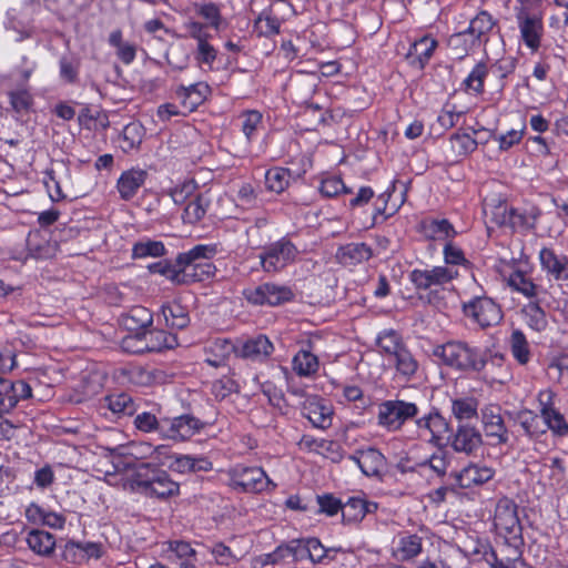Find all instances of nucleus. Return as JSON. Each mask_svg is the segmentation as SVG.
Segmentation results:
<instances>
[{
  "mask_svg": "<svg viewBox=\"0 0 568 568\" xmlns=\"http://www.w3.org/2000/svg\"><path fill=\"white\" fill-rule=\"evenodd\" d=\"M217 253L216 244H199L178 254L181 270V285L203 282L214 276L215 265L210 261Z\"/></svg>",
  "mask_w": 568,
  "mask_h": 568,
  "instance_id": "f257e3e1",
  "label": "nucleus"
},
{
  "mask_svg": "<svg viewBox=\"0 0 568 568\" xmlns=\"http://www.w3.org/2000/svg\"><path fill=\"white\" fill-rule=\"evenodd\" d=\"M433 354L442 363L463 373L480 372L486 366L485 354L464 341H448L434 348Z\"/></svg>",
  "mask_w": 568,
  "mask_h": 568,
  "instance_id": "f03ea898",
  "label": "nucleus"
},
{
  "mask_svg": "<svg viewBox=\"0 0 568 568\" xmlns=\"http://www.w3.org/2000/svg\"><path fill=\"white\" fill-rule=\"evenodd\" d=\"M17 366L16 352L6 346L0 349V413L10 414L18 403L32 396V388L22 381H12L3 376Z\"/></svg>",
  "mask_w": 568,
  "mask_h": 568,
  "instance_id": "7ed1b4c3",
  "label": "nucleus"
},
{
  "mask_svg": "<svg viewBox=\"0 0 568 568\" xmlns=\"http://www.w3.org/2000/svg\"><path fill=\"white\" fill-rule=\"evenodd\" d=\"M494 527L497 535L513 546V555L523 556V528L517 515V505L511 499L505 497L497 501Z\"/></svg>",
  "mask_w": 568,
  "mask_h": 568,
  "instance_id": "20e7f679",
  "label": "nucleus"
},
{
  "mask_svg": "<svg viewBox=\"0 0 568 568\" xmlns=\"http://www.w3.org/2000/svg\"><path fill=\"white\" fill-rule=\"evenodd\" d=\"M136 489L149 497L168 498L179 493V484L172 480L162 469L152 468L150 464H142L133 478Z\"/></svg>",
  "mask_w": 568,
  "mask_h": 568,
  "instance_id": "39448f33",
  "label": "nucleus"
},
{
  "mask_svg": "<svg viewBox=\"0 0 568 568\" xmlns=\"http://www.w3.org/2000/svg\"><path fill=\"white\" fill-rule=\"evenodd\" d=\"M300 250L290 237L283 236L263 247L258 254L260 264L265 273H280L296 262Z\"/></svg>",
  "mask_w": 568,
  "mask_h": 568,
  "instance_id": "423d86ee",
  "label": "nucleus"
},
{
  "mask_svg": "<svg viewBox=\"0 0 568 568\" xmlns=\"http://www.w3.org/2000/svg\"><path fill=\"white\" fill-rule=\"evenodd\" d=\"M419 408L416 403L404 399H387L377 406V425L387 432H398L407 420L416 418Z\"/></svg>",
  "mask_w": 568,
  "mask_h": 568,
  "instance_id": "0eeeda50",
  "label": "nucleus"
},
{
  "mask_svg": "<svg viewBox=\"0 0 568 568\" xmlns=\"http://www.w3.org/2000/svg\"><path fill=\"white\" fill-rule=\"evenodd\" d=\"M243 296L247 303L255 306H278L293 301L295 294L287 285L263 283L255 287L245 288L243 291Z\"/></svg>",
  "mask_w": 568,
  "mask_h": 568,
  "instance_id": "6e6552de",
  "label": "nucleus"
},
{
  "mask_svg": "<svg viewBox=\"0 0 568 568\" xmlns=\"http://www.w3.org/2000/svg\"><path fill=\"white\" fill-rule=\"evenodd\" d=\"M209 423L191 415L183 414L175 417H163L162 438L176 443L185 442L200 434Z\"/></svg>",
  "mask_w": 568,
  "mask_h": 568,
  "instance_id": "1a4fd4ad",
  "label": "nucleus"
},
{
  "mask_svg": "<svg viewBox=\"0 0 568 568\" xmlns=\"http://www.w3.org/2000/svg\"><path fill=\"white\" fill-rule=\"evenodd\" d=\"M458 276V271L448 266H433L413 270L408 278L418 292L433 291L444 287Z\"/></svg>",
  "mask_w": 568,
  "mask_h": 568,
  "instance_id": "9d476101",
  "label": "nucleus"
},
{
  "mask_svg": "<svg viewBox=\"0 0 568 568\" xmlns=\"http://www.w3.org/2000/svg\"><path fill=\"white\" fill-rule=\"evenodd\" d=\"M516 21L520 40L531 52H537L544 34L542 14L530 12L527 7L521 6L516 8Z\"/></svg>",
  "mask_w": 568,
  "mask_h": 568,
  "instance_id": "9b49d317",
  "label": "nucleus"
},
{
  "mask_svg": "<svg viewBox=\"0 0 568 568\" xmlns=\"http://www.w3.org/2000/svg\"><path fill=\"white\" fill-rule=\"evenodd\" d=\"M415 426L418 436L436 447L443 446L444 439L450 432L449 422L437 408H432L429 413L416 418Z\"/></svg>",
  "mask_w": 568,
  "mask_h": 568,
  "instance_id": "f8f14e48",
  "label": "nucleus"
},
{
  "mask_svg": "<svg viewBox=\"0 0 568 568\" xmlns=\"http://www.w3.org/2000/svg\"><path fill=\"white\" fill-rule=\"evenodd\" d=\"M229 475L232 487L244 493H261L270 484L266 473L261 467L236 465Z\"/></svg>",
  "mask_w": 568,
  "mask_h": 568,
  "instance_id": "ddd939ff",
  "label": "nucleus"
},
{
  "mask_svg": "<svg viewBox=\"0 0 568 568\" xmlns=\"http://www.w3.org/2000/svg\"><path fill=\"white\" fill-rule=\"evenodd\" d=\"M463 310L467 317L483 328L497 325L503 318L500 306L485 296L470 300L464 304Z\"/></svg>",
  "mask_w": 568,
  "mask_h": 568,
  "instance_id": "4468645a",
  "label": "nucleus"
},
{
  "mask_svg": "<svg viewBox=\"0 0 568 568\" xmlns=\"http://www.w3.org/2000/svg\"><path fill=\"white\" fill-rule=\"evenodd\" d=\"M500 412V406L496 404L486 405L480 410L485 436L493 446L505 445L509 442V433Z\"/></svg>",
  "mask_w": 568,
  "mask_h": 568,
  "instance_id": "2eb2a0df",
  "label": "nucleus"
},
{
  "mask_svg": "<svg viewBox=\"0 0 568 568\" xmlns=\"http://www.w3.org/2000/svg\"><path fill=\"white\" fill-rule=\"evenodd\" d=\"M483 435L476 426L458 424L449 436V445L455 453L475 455L483 446Z\"/></svg>",
  "mask_w": 568,
  "mask_h": 568,
  "instance_id": "dca6fc26",
  "label": "nucleus"
},
{
  "mask_svg": "<svg viewBox=\"0 0 568 568\" xmlns=\"http://www.w3.org/2000/svg\"><path fill=\"white\" fill-rule=\"evenodd\" d=\"M495 476V469L481 463H469L462 470L449 475L454 479L453 487L471 488L490 481Z\"/></svg>",
  "mask_w": 568,
  "mask_h": 568,
  "instance_id": "f3484780",
  "label": "nucleus"
},
{
  "mask_svg": "<svg viewBox=\"0 0 568 568\" xmlns=\"http://www.w3.org/2000/svg\"><path fill=\"white\" fill-rule=\"evenodd\" d=\"M27 253L24 256H17V260L26 261L27 258L45 260L54 256L57 244L50 240L47 230L36 229L28 233L26 239Z\"/></svg>",
  "mask_w": 568,
  "mask_h": 568,
  "instance_id": "a211bd4d",
  "label": "nucleus"
},
{
  "mask_svg": "<svg viewBox=\"0 0 568 568\" xmlns=\"http://www.w3.org/2000/svg\"><path fill=\"white\" fill-rule=\"evenodd\" d=\"M541 271L549 280L568 281V256L552 247L544 246L538 253Z\"/></svg>",
  "mask_w": 568,
  "mask_h": 568,
  "instance_id": "6ab92c4d",
  "label": "nucleus"
},
{
  "mask_svg": "<svg viewBox=\"0 0 568 568\" xmlns=\"http://www.w3.org/2000/svg\"><path fill=\"white\" fill-rule=\"evenodd\" d=\"M348 459L355 463L367 477L379 476L386 466V457L375 447L357 449Z\"/></svg>",
  "mask_w": 568,
  "mask_h": 568,
  "instance_id": "aec40b11",
  "label": "nucleus"
},
{
  "mask_svg": "<svg viewBox=\"0 0 568 568\" xmlns=\"http://www.w3.org/2000/svg\"><path fill=\"white\" fill-rule=\"evenodd\" d=\"M273 351V344L265 335L247 338L235 348L237 356L253 362L266 359Z\"/></svg>",
  "mask_w": 568,
  "mask_h": 568,
  "instance_id": "412c9836",
  "label": "nucleus"
},
{
  "mask_svg": "<svg viewBox=\"0 0 568 568\" xmlns=\"http://www.w3.org/2000/svg\"><path fill=\"white\" fill-rule=\"evenodd\" d=\"M126 375L131 384L142 387L163 385L171 377L164 369L153 366H133L128 369Z\"/></svg>",
  "mask_w": 568,
  "mask_h": 568,
  "instance_id": "4be33fe9",
  "label": "nucleus"
},
{
  "mask_svg": "<svg viewBox=\"0 0 568 568\" xmlns=\"http://www.w3.org/2000/svg\"><path fill=\"white\" fill-rule=\"evenodd\" d=\"M211 94V88L205 82L192 83L187 87L179 85L175 89V97L180 100L182 106L192 112L201 105Z\"/></svg>",
  "mask_w": 568,
  "mask_h": 568,
  "instance_id": "5701e85b",
  "label": "nucleus"
},
{
  "mask_svg": "<svg viewBox=\"0 0 568 568\" xmlns=\"http://www.w3.org/2000/svg\"><path fill=\"white\" fill-rule=\"evenodd\" d=\"M373 256V250L366 243H347L337 248L335 257L343 266H355L368 261Z\"/></svg>",
  "mask_w": 568,
  "mask_h": 568,
  "instance_id": "b1692460",
  "label": "nucleus"
},
{
  "mask_svg": "<svg viewBox=\"0 0 568 568\" xmlns=\"http://www.w3.org/2000/svg\"><path fill=\"white\" fill-rule=\"evenodd\" d=\"M148 172L142 169H130L124 171L116 181V189L120 197L124 201L133 199L140 187L145 183Z\"/></svg>",
  "mask_w": 568,
  "mask_h": 568,
  "instance_id": "393cba45",
  "label": "nucleus"
},
{
  "mask_svg": "<svg viewBox=\"0 0 568 568\" xmlns=\"http://www.w3.org/2000/svg\"><path fill=\"white\" fill-rule=\"evenodd\" d=\"M26 542L29 549L36 555L49 558L55 551V536L42 529H31L27 532Z\"/></svg>",
  "mask_w": 568,
  "mask_h": 568,
  "instance_id": "a878e982",
  "label": "nucleus"
},
{
  "mask_svg": "<svg viewBox=\"0 0 568 568\" xmlns=\"http://www.w3.org/2000/svg\"><path fill=\"white\" fill-rule=\"evenodd\" d=\"M437 41L428 36H424L416 40L409 48L406 59L412 67L423 69L432 58Z\"/></svg>",
  "mask_w": 568,
  "mask_h": 568,
  "instance_id": "bb28decb",
  "label": "nucleus"
},
{
  "mask_svg": "<svg viewBox=\"0 0 568 568\" xmlns=\"http://www.w3.org/2000/svg\"><path fill=\"white\" fill-rule=\"evenodd\" d=\"M388 363L395 368V378L404 382L412 381L419 367L418 361L407 347L392 357Z\"/></svg>",
  "mask_w": 568,
  "mask_h": 568,
  "instance_id": "cd10ccee",
  "label": "nucleus"
},
{
  "mask_svg": "<svg viewBox=\"0 0 568 568\" xmlns=\"http://www.w3.org/2000/svg\"><path fill=\"white\" fill-rule=\"evenodd\" d=\"M377 504L362 497H349L342 505V518L345 524L361 521L367 514L376 511Z\"/></svg>",
  "mask_w": 568,
  "mask_h": 568,
  "instance_id": "c85d7f7f",
  "label": "nucleus"
},
{
  "mask_svg": "<svg viewBox=\"0 0 568 568\" xmlns=\"http://www.w3.org/2000/svg\"><path fill=\"white\" fill-rule=\"evenodd\" d=\"M496 26L497 20L488 11L481 10L469 21L467 30L481 45L488 42L489 33Z\"/></svg>",
  "mask_w": 568,
  "mask_h": 568,
  "instance_id": "c756f323",
  "label": "nucleus"
},
{
  "mask_svg": "<svg viewBox=\"0 0 568 568\" xmlns=\"http://www.w3.org/2000/svg\"><path fill=\"white\" fill-rule=\"evenodd\" d=\"M211 202L212 199L209 191L199 193L196 196L192 197V200L185 203L182 213L183 222L191 225L199 223L206 215Z\"/></svg>",
  "mask_w": 568,
  "mask_h": 568,
  "instance_id": "7c9ffc66",
  "label": "nucleus"
},
{
  "mask_svg": "<svg viewBox=\"0 0 568 568\" xmlns=\"http://www.w3.org/2000/svg\"><path fill=\"white\" fill-rule=\"evenodd\" d=\"M539 216L540 211L536 207L530 210L510 209L504 216V222L514 230L526 232L536 227Z\"/></svg>",
  "mask_w": 568,
  "mask_h": 568,
  "instance_id": "2f4dec72",
  "label": "nucleus"
},
{
  "mask_svg": "<svg viewBox=\"0 0 568 568\" xmlns=\"http://www.w3.org/2000/svg\"><path fill=\"white\" fill-rule=\"evenodd\" d=\"M161 313L166 326L171 328L183 329L191 322L187 307L176 300L163 304Z\"/></svg>",
  "mask_w": 568,
  "mask_h": 568,
  "instance_id": "473e14b6",
  "label": "nucleus"
},
{
  "mask_svg": "<svg viewBox=\"0 0 568 568\" xmlns=\"http://www.w3.org/2000/svg\"><path fill=\"white\" fill-rule=\"evenodd\" d=\"M423 550V538L417 534L402 532L398 535L395 554L400 560H410Z\"/></svg>",
  "mask_w": 568,
  "mask_h": 568,
  "instance_id": "72a5a7b5",
  "label": "nucleus"
},
{
  "mask_svg": "<svg viewBox=\"0 0 568 568\" xmlns=\"http://www.w3.org/2000/svg\"><path fill=\"white\" fill-rule=\"evenodd\" d=\"M102 407H106L113 415L132 416L136 413V404L126 393H115L103 398Z\"/></svg>",
  "mask_w": 568,
  "mask_h": 568,
  "instance_id": "f704fd0d",
  "label": "nucleus"
},
{
  "mask_svg": "<svg viewBox=\"0 0 568 568\" xmlns=\"http://www.w3.org/2000/svg\"><path fill=\"white\" fill-rule=\"evenodd\" d=\"M144 336L149 353H159L174 348L178 345L176 335L163 329H146Z\"/></svg>",
  "mask_w": 568,
  "mask_h": 568,
  "instance_id": "c9c22d12",
  "label": "nucleus"
},
{
  "mask_svg": "<svg viewBox=\"0 0 568 568\" xmlns=\"http://www.w3.org/2000/svg\"><path fill=\"white\" fill-rule=\"evenodd\" d=\"M450 412L460 424L478 417V400L473 396H464L452 399Z\"/></svg>",
  "mask_w": 568,
  "mask_h": 568,
  "instance_id": "e433bc0d",
  "label": "nucleus"
},
{
  "mask_svg": "<svg viewBox=\"0 0 568 568\" xmlns=\"http://www.w3.org/2000/svg\"><path fill=\"white\" fill-rule=\"evenodd\" d=\"M376 345L381 353L388 357V361L407 347L398 332L395 329H384L376 337Z\"/></svg>",
  "mask_w": 568,
  "mask_h": 568,
  "instance_id": "4c0bfd02",
  "label": "nucleus"
},
{
  "mask_svg": "<svg viewBox=\"0 0 568 568\" xmlns=\"http://www.w3.org/2000/svg\"><path fill=\"white\" fill-rule=\"evenodd\" d=\"M293 371L301 377H310L317 373L320 362L316 355L310 351H298L292 359Z\"/></svg>",
  "mask_w": 568,
  "mask_h": 568,
  "instance_id": "58836bf2",
  "label": "nucleus"
},
{
  "mask_svg": "<svg viewBox=\"0 0 568 568\" xmlns=\"http://www.w3.org/2000/svg\"><path fill=\"white\" fill-rule=\"evenodd\" d=\"M423 232L430 240H450L457 232L453 224L446 220H426L422 223Z\"/></svg>",
  "mask_w": 568,
  "mask_h": 568,
  "instance_id": "ea45409f",
  "label": "nucleus"
},
{
  "mask_svg": "<svg viewBox=\"0 0 568 568\" xmlns=\"http://www.w3.org/2000/svg\"><path fill=\"white\" fill-rule=\"evenodd\" d=\"M450 458L448 453L439 449L433 453L428 458L420 460L422 475L429 470L434 477L443 478L446 476Z\"/></svg>",
  "mask_w": 568,
  "mask_h": 568,
  "instance_id": "a19ab883",
  "label": "nucleus"
},
{
  "mask_svg": "<svg viewBox=\"0 0 568 568\" xmlns=\"http://www.w3.org/2000/svg\"><path fill=\"white\" fill-rule=\"evenodd\" d=\"M152 323V313L143 306L132 307L123 320L125 328L130 332L146 331Z\"/></svg>",
  "mask_w": 568,
  "mask_h": 568,
  "instance_id": "79ce46f5",
  "label": "nucleus"
},
{
  "mask_svg": "<svg viewBox=\"0 0 568 568\" xmlns=\"http://www.w3.org/2000/svg\"><path fill=\"white\" fill-rule=\"evenodd\" d=\"M517 423L524 430V434L530 438L539 437L546 433L542 418L530 409H523L517 413Z\"/></svg>",
  "mask_w": 568,
  "mask_h": 568,
  "instance_id": "37998d69",
  "label": "nucleus"
},
{
  "mask_svg": "<svg viewBox=\"0 0 568 568\" xmlns=\"http://www.w3.org/2000/svg\"><path fill=\"white\" fill-rule=\"evenodd\" d=\"M233 349L235 347L230 341L216 339L205 348V362L213 367L223 366Z\"/></svg>",
  "mask_w": 568,
  "mask_h": 568,
  "instance_id": "c03bdc74",
  "label": "nucleus"
},
{
  "mask_svg": "<svg viewBox=\"0 0 568 568\" xmlns=\"http://www.w3.org/2000/svg\"><path fill=\"white\" fill-rule=\"evenodd\" d=\"M448 47L457 59H463L469 51L479 48V43L473 39L467 29L456 32L448 38Z\"/></svg>",
  "mask_w": 568,
  "mask_h": 568,
  "instance_id": "a18cd8bd",
  "label": "nucleus"
},
{
  "mask_svg": "<svg viewBox=\"0 0 568 568\" xmlns=\"http://www.w3.org/2000/svg\"><path fill=\"white\" fill-rule=\"evenodd\" d=\"M281 21L272 10H263L254 21L253 30L257 37L270 38L280 33Z\"/></svg>",
  "mask_w": 568,
  "mask_h": 568,
  "instance_id": "49530a36",
  "label": "nucleus"
},
{
  "mask_svg": "<svg viewBox=\"0 0 568 568\" xmlns=\"http://www.w3.org/2000/svg\"><path fill=\"white\" fill-rule=\"evenodd\" d=\"M511 290L523 294L527 298H535L540 292V286L535 284L532 280L521 271L513 272L507 280Z\"/></svg>",
  "mask_w": 568,
  "mask_h": 568,
  "instance_id": "de8ad7c7",
  "label": "nucleus"
},
{
  "mask_svg": "<svg viewBox=\"0 0 568 568\" xmlns=\"http://www.w3.org/2000/svg\"><path fill=\"white\" fill-rule=\"evenodd\" d=\"M510 352L520 365H526L531 358L529 343L520 329L513 331L509 339Z\"/></svg>",
  "mask_w": 568,
  "mask_h": 568,
  "instance_id": "09e8293b",
  "label": "nucleus"
},
{
  "mask_svg": "<svg viewBox=\"0 0 568 568\" xmlns=\"http://www.w3.org/2000/svg\"><path fill=\"white\" fill-rule=\"evenodd\" d=\"M292 176L290 169L272 168L265 172V186L268 191L282 193L288 185Z\"/></svg>",
  "mask_w": 568,
  "mask_h": 568,
  "instance_id": "8fccbe9b",
  "label": "nucleus"
},
{
  "mask_svg": "<svg viewBox=\"0 0 568 568\" xmlns=\"http://www.w3.org/2000/svg\"><path fill=\"white\" fill-rule=\"evenodd\" d=\"M148 270L152 274L164 276L175 285H181L182 267L178 265V256L175 257L174 262L170 260H161L159 262L151 263L148 265Z\"/></svg>",
  "mask_w": 568,
  "mask_h": 568,
  "instance_id": "3c124183",
  "label": "nucleus"
},
{
  "mask_svg": "<svg viewBox=\"0 0 568 568\" xmlns=\"http://www.w3.org/2000/svg\"><path fill=\"white\" fill-rule=\"evenodd\" d=\"M166 253L165 245L161 241L142 240L133 244L132 257L135 260L146 257H161Z\"/></svg>",
  "mask_w": 568,
  "mask_h": 568,
  "instance_id": "603ef678",
  "label": "nucleus"
},
{
  "mask_svg": "<svg viewBox=\"0 0 568 568\" xmlns=\"http://www.w3.org/2000/svg\"><path fill=\"white\" fill-rule=\"evenodd\" d=\"M526 324L536 332H544L548 326L545 311L537 302H529L523 308Z\"/></svg>",
  "mask_w": 568,
  "mask_h": 568,
  "instance_id": "864d4df0",
  "label": "nucleus"
},
{
  "mask_svg": "<svg viewBox=\"0 0 568 568\" xmlns=\"http://www.w3.org/2000/svg\"><path fill=\"white\" fill-rule=\"evenodd\" d=\"M262 113L256 110L243 112L239 120L241 122V131L245 135L247 142H252L257 138L262 128Z\"/></svg>",
  "mask_w": 568,
  "mask_h": 568,
  "instance_id": "5fc2aeb1",
  "label": "nucleus"
},
{
  "mask_svg": "<svg viewBox=\"0 0 568 568\" xmlns=\"http://www.w3.org/2000/svg\"><path fill=\"white\" fill-rule=\"evenodd\" d=\"M488 74V68L485 63H477L463 81V87L467 92L479 95L484 92V81Z\"/></svg>",
  "mask_w": 568,
  "mask_h": 568,
  "instance_id": "6e6d98bb",
  "label": "nucleus"
},
{
  "mask_svg": "<svg viewBox=\"0 0 568 568\" xmlns=\"http://www.w3.org/2000/svg\"><path fill=\"white\" fill-rule=\"evenodd\" d=\"M450 148L456 156H466L477 149V141L466 132H456L449 139Z\"/></svg>",
  "mask_w": 568,
  "mask_h": 568,
  "instance_id": "4d7b16f0",
  "label": "nucleus"
},
{
  "mask_svg": "<svg viewBox=\"0 0 568 568\" xmlns=\"http://www.w3.org/2000/svg\"><path fill=\"white\" fill-rule=\"evenodd\" d=\"M199 193V184L194 180H186L181 184L175 185L169 192L172 201L176 205H183L187 203L192 197L196 196Z\"/></svg>",
  "mask_w": 568,
  "mask_h": 568,
  "instance_id": "13d9d810",
  "label": "nucleus"
},
{
  "mask_svg": "<svg viewBox=\"0 0 568 568\" xmlns=\"http://www.w3.org/2000/svg\"><path fill=\"white\" fill-rule=\"evenodd\" d=\"M133 424L138 430L143 433H158L162 438L163 418H158L153 413L142 412L136 414Z\"/></svg>",
  "mask_w": 568,
  "mask_h": 568,
  "instance_id": "bf43d9fd",
  "label": "nucleus"
},
{
  "mask_svg": "<svg viewBox=\"0 0 568 568\" xmlns=\"http://www.w3.org/2000/svg\"><path fill=\"white\" fill-rule=\"evenodd\" d=\"M332 414L331 407L315 404L311 406L307 418L315 427L326 429L332 424Z\"/></svg>",
  "mask_w": 568,
  "mask_h": 568,
  "instance_id": "052dcab7",
  "label": "nucleus"
},
{
  "mask_svg": "<svg viewBox=\"0 0 568 568\" xmlns=\"http://www.w3.org/2000/svg\"><path fill=\"white\" fill-rule=\"evenodd\" d=\"M526 122L521 120L517 129L508 130L506 133L500 134L496 138L500 151H508L513 146L520 143L526 133Z\"/></svg>",
  "mask_w": 568,
  "mask_h": 568,
  "instance_id": "680f3d73",
  "label": "nucleus"
},
{
  "mask_svg": "<svg viewBox=\"0 0 568 568\" xmlns=\"http://www.w3.org/2000/svg\"><path fill=\"white\" fill-rule=\"evenodd\" d=\"M123 351L131 354H143L148 352V344H145L144 331L131 332L123 337L121 342Z\"/></svg>",
  "mask_w": 568,
  "mask_h": 568,
  "instance_id": "e2e57ef3",
  "label": "nucleus"
},
{
  "mask_svg": "<svg viewBox=\"0 0 568 568\" xmlns=\"http://www.w3.org/2000/svg\"><path fill=\"white\" fill-rule=\"evenodd\" d=\"M262 393L267 397L270 405L278 409L281 413L286 412L287 403L281 388L276 387L271 382H265L262 384Z\"/></svg>",
  "mask_w": 568,
  "mask_h": 568,
  "instance_id": "0e129e2a",
  "label": "nucleus"
},
{
  "mask_svg": "<svg viewBox=\"0 0 568 568\" xmlns=\"http://www.w3.org/2000/svg\"><path fill=\"white\" fill-rule=\"evenodd\" d=\"M443 255L445 261V266L455 268L458 265H468L469 262L465 257V254L460 247L455 245L452 241H447L443 248Z\"/></svg>",
  "mask_w": 568,
  "mask_h": 568,
  "instance_id": "69168bd1",
  "label": "nucleus"
},
{
  "mask_svg": "<svg viewBox=\"0 0 568 568\" xmlns=\"http://www.w3.org/2000/svg\"><path fill=\"white\" fill-rule=\"evenodd\" d=\"M195 10L199 16L207 21V26L219 30L222 23V16L220 8L213 3L195 4Z\"/></svg>",
  "mask_w": 568,
  "mask_h": 568,
  "instance_id": "338daca9",
  "label": "nucleus"
},
{
  "mask_svg": "<svg viewBox=\"0 0 568 568\" xmlns=\"http://www.w3.org/2000/svg\"><path fill=\"white\" fill-rule=\"evenodd\" d=\"M542 423L545 424L546 430L550 429L554 434L558 436L568 435V423L566 422L564 415L558 409L551 412L549 416L542 417Z\"/></svg>",
  "mask_w": 568,
  "mask_h": 568,
  "instance_id": "774afa93",
  "label": "nucleus"
}]
</instances>
